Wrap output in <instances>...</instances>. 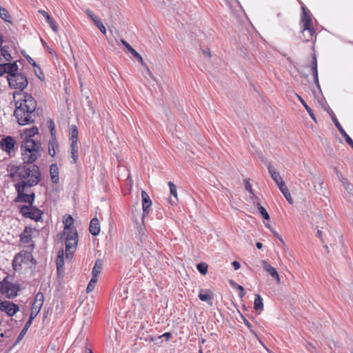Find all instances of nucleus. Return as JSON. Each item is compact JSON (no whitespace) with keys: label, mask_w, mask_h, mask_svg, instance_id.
<instances>
[{"label":"nucleus","mask_w":353,"mask_h":353,"mask_svg":"<svg viewBox=\"0 0 353 353\" xmlns=\"http://www.w3.org/2000/svg\"><path fill=\"white\" fill-rule=\"evenodd\" d=\"M8 176L13 181L17 196L15 203H26L28 205H20L19 212L23 216L38 221L41 219L42 211L33 205L35 193L32 189L41 181L40 168L37 165L30 166L8 165L6 168Z\"/></svg>","instance_id":"obj_1"},{"label":"nucleus","mask_w":353,"mask_h":353,"mask_svg":"<svg viewBox=\"0 0 353 353\" xmlns=\"http://www.w3.org/2000/svg\"><path fill=\"white\" fill-rule=\"evenodd\" d=\"M7 79L11 88L19 90L13 94L15 103L14 116L17 123L21 125L34 123L37 117L35 112L37 103L30 94L23 92L28 83L26 76L17 72L7 76Z\"/></svg>","instance_id":"obj_2"},{"label":"nucleus","mask_w":353,"mask_h":353,"mask_svg":"<svg viewBox=\"0 0 353 353\" xmlns=\"http://www.w3.org/2000/svg\"><path fill=\"white\" fill-rule=\"evenodd\" d=\"M43 148L40 141H22L21 144V152L23 163L21 165H33L34 163L41 156ZM9 165H14V163H10Z\"/></svg>","instance_id":"obj_3"},{"label":"nucleus","mask_w":353,"mask_h":353,"mask_svg":"<svg viewBox=\"0 0 353 353\" xmlns=\"http://www.w3.org/2000/svg\"><path fill=\"white\" fill-rule=\"evenodd\" d=\"M301 8L303 11L301 19V30L303 34L305 31H307L308 37L305 39V41H309L312 39V37L315 34V30L312 25L310 11L307 10L305 6H303Z\"/></svg>","instance_id":"obj_4"},{"label":"nucleus","mask_w":353,"mask_h":353,"mask_svg":"<svg viewBox=\"0 0 353 353\" xmlns=\"http://www.w3.org/2000/svg\"><path fill=\"white\" fill-rule=\"evenodd\" d=\"M65 256L72 259L78 243V234L76 230H70L65 233Z\"/></svg>","instance_id":"obj_5"},{"label":"nucleus","mask_w":353,"mask_h":353,"mask_svg":"<svg viewBox=\"0 0 353 353\" xmlns=\"http://www.w3.org/2000/svg\"><path fill=\"white\" fill-rule=\"evenodd\" d=\"M19 290V285L8 281L7 277L0 282L1 293L9 299L17 296Z\"/></svg>","instance_id":"obj_6"},{"label":"nucleus","mask_w":353,"mask_h":353,"mask_svg":"<svg viewBox=\"0 0 353 353\" xmlns=\"http://www.w3.org/2000/svg\"><path fill=\"white\" fill-rule=\"evenodd\" d=\"M0 310L13 316L19 310V307L13 302L0 299Z\"/></svg>","instance_id":"obj_7"},{"label":"nucleus","mask_w":353,"mask_h":353,"mask_svg":"<svg viewBox=\"0 0 353 353\" xmlns=\"http://www.w3.org/2000/svg\"><path fill=\"white\" fill-rule=\"evenodd\" d=\"M15 143L16 141L14 139L10 136L2 139L0 142L2 150L6 152L10 157L14 154Z\"/></svg>","instance_id":"obj_8"},{"label":"nucleus","mask_w":353,"mask_h":353,"mask_svg":"<svg viewBox=\"0 0 353 353\" xmlns=\"http://www.w3.org/2000/svg\"><path fill=\"white\" fill-rule=\"evenodd\" d=\"M121 43L128 50V51L132 54V56L137 59L138 61L141 63V65L143 66L145 70H146V72H147V74L151 77V78H154V76L152 73V72L150 71V70L149 69L148 66L147 65V64L144 62L142 57L140 55V54L139 52H137L127 41H125V40L123 39H121Z\"/></svg>","instance_id":"obj_9"},{"label":"nucleus","mask_w":353,"mask_h":353,"mask_svg":"<svg viewBox=\"0 0 353 353\" xmlns=\"http://www.w3.org/2000/svg\"><path fill=\"white\" fill-rule=\"evenodd\" d=\"M85 14L90 18V19L94 23L96 26L99 29V30L101 32L102 34H106V28L103 23H102L101 20L96 16L94 12L90 10L87 9L85 11Z\"/></svg>","instance_id":"obj_10"},{"label":"nucleus","mask_w":353,"mask_h":353,"mask_svg":"<svg viewBox=\"0 0 353 353\" xmlns=\"http://www.w3.org/2000/svg\"><path fill=\"white\" fill-rule=\"evenodd\" d=\"M39 133V130L37 126H33L30 128L24 129L21 133V137L23 139L22 141H35L32 137Z\"/></svg>","instance_id":"obj_11"},{"label":"nucleus","mask_w":353,"mask_h":353,"mask_svg":"<svg viewBox=\"0 0 353 353\" xmlns=\"http://www.w3.org/2000/svg\"><path fill=\"white\" fill-rule=\"evenodd\" d=\"M261 264L263 270L268 272L276 281L277 283H280V277L276 270L265 260H262Z\"/></svg>","instance_id":"obj_12"},{"label":"nucleus","mask_w":353,"mask_h":353,"mask_svg":"<svg viewBox=\"0 0 353 353\" xmlns=\"http://www.w3.org/2000/svg\"><path fill=\"white\" fill-rule=\"evenodd\" d=\"M143 216H145L149 214L150 208L152 205V201L147 192L144 190L141 192Z\"/></svg>","instance_id":"obj_13"},{"label":"nucleus","mask_w":353,"mask_h":353,"mask_svg":"<svg viewBox=\"0 0 353 353\" xmlns=\"http://www.w3.org/2000/svg\"><path fill=\"white\" fill-rule=\"evenodd\" d=\"M32 232L33 229L31 227L26 226L19 235L20 241L23 243H29L32 239Z\"/></svg>","instance_id":"obj_14"},{"label":"nucleus","mask_w":353,"mask_h":353,"mask_svg":"<svg viewBox=\"0 0 353 353\" xmlns=\"http://www.w3.org/2000/svg\"><path fill=\"white\" fill-rule=\"evenodd\" d=\"M48 148L49 155L52 157H54L59 149V143L57 137H52L49 140Z\"/></svg>","instance_id":"obj_15"},{"label":"nucleus","mask_w":353,"mask_h":353,"mask_svg":"<svg viewBox=\"0 0 353 353\" xmlns=\"http://www.w3.org/2000/svg\"><path fill=\"white\" fill-rule=\"evenodd\" d=\"M12 57L10 53V48L8 46H3L0 48V61H11Z\"/></svg>","instance_id":"obj_16"},{"label":"nucleus","mask_w":353,"mask_h":353,"mask_svg":"<svg viewBox=\"0 0 353 353\" xmlns=\"http://www.w3.org/2000/svg\"><path fill=\"white\" fill-rule=\"evenodd\" d=\"M310 67L312 69V74L314 76V83L316 85V86L319 88H320L319 77H318L317 59H316V56L315 54H313L312 61L311 63Z\"/></svg>","instance_id":"obj_17"},{"label":"nucleus","mask_w":353,"mask_h":353,"mask_svg":"<svg viewBox=\"0 0 353 353\" xmlns=\"http://www.w3.org/2000/svg\"><path fill=\"white\" fill-rule=\"evenodd\" d=\"M59 168L57 163H52L50 167V175L52 183L57 184L59 182Z\"/></svg>","instance_id":"obj_18"},{"label":"nucleus","mask_w":353,"mask_h":353,"mask_svg":"<svg viewBox=\"0 0 353 353\" xmlns=\"http://www.w3.org/2000/svg\"><path fill=\"white\" fill-rule=\"evenodd\" d=\"M334 170H335V173H336L337 178L341 182V183L343 184L344 188L347 190H350V191L352 190L353 186L348 181V180L343 176V175L341 174V172L336 168H334Z\"/></svg>","instance_id":"obj_19"},{"label":"nucleus","mask_w":353,"mask_h":353,"mask_svg":"<svg viewBox=\"0 0 353 353\" xmlns=\"http://www.w3.org/2000/svg\"><path fill=\"white\" fill-rule=\"evenodd\" d=\"M100 223L97 218H93L90 223V232L93 236H97L100 232Z\"/></svg>","instance_id":"obj_20"},{"label":"nucleus","mask_w":353,"mask_h":353,"mask_svg":"<svg viewBox=\"0 0 353 353\" xmlns=\"http://www.w3.org/2000/svg\"><path fill=\"white\" fill-rule=\"evenodd\" d=\"M268 168L269 173L271 175V177L272 178V179L274 180L276 185L280 183V181H284L279 172H277L272 165L270 164Z\"/></svg>","instance_id":"obj_21"},{"label":"nucleus","mask_w":353,"mask_h":353,"mask_svg":"<svg viewBox=\"0 0 353 353\" xmlns=\"http://www.w3.org/2000/svg\"><path fill=\"white\" fill-rule=\"evenodd\" d=\"M39 12L46 18L47 23L49 24L50 27L54 32H58V28L56 26L54 21L52 18L50 16V14L45 10H39Z\"/></svg>","instance_id":"obj_22"},{"label":"nucleus","mask_w":353,"mask_h":353,"mask_svg":"<svg viewBox=\"0 0 353 353\" xmlns=\"http://www.w3.org/2000/svg\"><path fill=\"white\" fill-rule=\"evenodd\" d=\"M4 66L8 76L14 74L17 72L18 65L15 61L13 63H4Z\"/></svg>","instance_id":"obj_23"},{"label":"nucleus","mask_w":353,"mask_h":353,"mask_svg":"<svg viewBox=\"0 0 353 353\" xmlns=\"http://www.w3.org/2000/svg\"><path fill=\"white\" fill-rule=\"evenodd\" d=\"M74 223V219L71 215H68L67 217L64 218L63 220V224H64V231H63V235L65 234L68 232L70 231V230H75L73 228H71V226Z\"/></svg>","instance_id":"obj_24"},{"label":"nucleus","mask_w":353,"mask_h":353,"mask_svg":"<svg viewBox=\"0 0 353 353\" xmlns=\"http://www.w3.org/2000/svg\"><path fill=\"white\" fill-rule=\"evenodd\" d=\"M296 96L298 100L302 103V105H303L305 109L307 110V113L309 114V115L310 116L312 119L316 122V119L315 114H314L312 108L306 103V102L304 101V99L299 94H296Z\"/></svg>","instance_id":"obj_25"},{"label":"nucleus","mask_w":353,"mask_h":353,"mask_svg":"<svg viewBox=\"0 0 353 353\" xmlns=\"http://www.w3.org/2000/svg\"><path fill=\"white\" fill-rule=\"evenodd\" d=\"M168 186L170 188V194H172L174 198V200H172V199H170V203L172 205H175L176 203V202L178 201L176 186L172 181L168 182Z\"/></svg>","instance_id":"obj_26"},{"label":"nucleus","mask_w":353,"mask_h":353,"mask_svg":"<svg viewBox=\"0 0 353 353\" xmlns=\"http://www.w3.org/2000/svg\"><path fill=\"white\" fill-rule=\"evenodd\" d=\"M70 141L71 143H78V129L76 125L70 127Z\"/></svg>","instance_id":"obj_27"},{"label":"nucleus","mask_w":353,"mask_h":353,"mask_svg":"<svg viewBox=\"0 0 353 353\" xmlns=\"http://www.w3.org/2000/svg\"><path fill=\"white\" fill-rule=\"evenodd\" d=\"M103 268L102 261L97 259L95 262L94 266L92 271V276L97 278V276L101 273Z\"/></svg>","instance_id":"obj_28"},{"label":"nucleus","mask_w":353,"mask_h":353,"mask_svg":"<svg viewBox=\"0 0 353 353\" xmlns=\"http://www.w3.org/2000/svg\"><path fill=\"white\" fill-rule=\"evenodd\" d=\"M199 298L202 301H205L207 303H212V298L208 294L207 290H204L203 289L200 290L199 293Z\"/></svg>","instance_id":"obj_29"},{"label":"nucleus","mask_w":353,"mask_h":353,"mask_svg":"<svg viewBox=\"0 0 353 353\" xmlns=\"http://www.w3.org/2000/svg\"><path fill=\"white\" fill-rule=\"evenodd\" d=\"M78 143H70V153L73 163H76L78 160Z\"/></svg>","instance_id":"obj_30"},{"label":"nucleus","mask_w":353,"mask_h":353,"mask_svg":"<svg viewBox=\"0 0 353 353\" xmlns=\"http://www.w3.org/2000/svg\"><path fill=\"white\" fill-rule=\"evenodd\" d=\"M254 307L256 311H261L263 309V299L259 294L255 295Z\"/></svg>","instance_id":"obj_31"},{"label":"nucleus","mask_w":353,"mask_h":353,"mask_svg":"<svg viewBox=\"0 0 353 353\" xmlns=\"http://www.w3.org/2000/svg\"><path fill=\"white\" fill-rule=\"evenodd\" d=\"M229 282H230V285L233 288L239 291V297L242 298L245 295V291L242 285L237 284L233 280H230Z\"/></svg>","instance_id":"obj_32"},{"label":"nucleus","mask_w":353,"mask_h":353,"mask_svg":"<svg viewBox=\"0 0 353 353\" xmlns=\"http://www.w3.org/2000/svg\"><path fill=\"white\" fill-rule=\"evenodd\" d=\"M43 302H44V296H43V294L42 292H38L35 297H34V301L32 303V304L34 305H38L40 307H42L43 305Z\"/></svg>","instance_id":"obj_33"},{"label":"nucleus","mask_w":353,"mask_h":353,"mask_svg":"<svg viewBox=\"0 0 353 353\" xmlns=\"http://www.w3.org/2000/svg\"><path fill=\"white\" fill-rule=\"evenodd\" d=\"M0 17L1 19L4 20L6 22H10L11 17L8 12V11L4 8L0 7Z\"/></svg>","instance_id":"obj_34"},{"label":"nucleus","mask_w":353,"mask_h":353,"mask_svg":"<svg viewBox=\"0 0 353 353\" xmlns=\"http://www.w3.org/2000/svg\"><path fill=\"white\" fill-rule=\"evenodd\" d=\"M256 207L262 217L265 220H269L270 215L265 209V208L263 207L259 203H256Z\"/></svg>","instance_id":"obj_35"},{"label":"nucleus","mask_w":353,"mask_h":353,"mask_svg":"<svg viewBox=\"0 0 353 353\" xmlns=\"http://www.w3.org/2000/svg\"><path fill=\"white\" fill-rule=\"evenodd\" d=\"M197 270L203 275H205L208 272V265L207 263L202 262L196 265Z\"/></svg>","instance_id":"obj_36"},{"label":"nucleus","mask_w":353,"mask_h":353,"mask_svg":"<svg viewBox=\"0 0 353 353\" xmlns=\"http://www.w3.org/2000/svg\"><path fill=\"white\" fill-rule=\"evenodd\" d=\"M48 128L50 130L51 138L57 137L55 131V124L52 119L48 121Z\"/></svg>","instance_id":"obj_37"},{"label":"nucleus","mask_w":353,"mask_h":353,"mask_svg":"<svg viewBox=\"0 0 353 353\" xmlns=\"http://www.w3.org/2000/svg\"><path fill=\"white\" fill-rule=\"evenodd\" d=\"M63 250H61L59 251L58 258L57 260V266L58 270H59L60 267L63 266Z\"/></svg>","instance_id":"obj_38"},{"label":"nucleus","mask_w":353,"mask_h":353,"mask_svg":"<svg viewBox=\"0 0 353 353\" xmlns=\"http://www.w3.org/2000/svg\"><path fill=\"white\" fill-rule=\"evenodd\" d=\"M97 278L92 276L87 286V288H86L87 292H92L94 289L95 284L97 283Z\"/></svg>","instance_id":"obj_39"},{"label":"nucleus","mask_w":353,"mask_h":353,"mask_svg":"<svg viewBox=\"0 0 353 353\" xmlns=\"http://www.w3.org/2000/svg\"><path fill=\"white\" fill-rule=\"evenodd\" d=\"M41 308L38 305H34L33 304L32 305V307H31V311H30V316H31L32 318H36V316H37V314L39 313L40 310H41Z\"/></svg>","instance_id":"obj_40"},{"label":"nucleus","mask_w":353,"mask_h":353,"mask_svg":"<svg viewBox=\"0 0 353 353\" xmlns=\"http://www.w3.org/2000/svg\"><path fill=\"white\" fill-rule=\"evenodd\" d=\"M27 331H28V330H26L25 328L23 327L22 330L21 331L20 334L18 335V336L16 339L14 344H17L18 343H19L20 341L22 340V339L24 337L25 334H26Z\"/></svg>","instance_id":"obj_41"},{"label":"nucleus","mask_w":353,"mask_h":353,"mask_svg":"<svg viewBox=\"0 0 353 353\" xmlns=\"http://www.w3.org/2000/svg\"><path fill=\"white\" fill-rule=\"evenodd\" d=\"M245 188L246 190H248L250 194L254 196V190H252V185L248 180H245Z\"/></svg>","instance_id":"obj_42"},{"label":"nucleus","mask_w":353,"mask_h":353,"mask_svg":"<svg viewBox=\"0 0 353 353\" xmlns=\"http://www.w3.org/2000/svg\"><path fill=\"white\" fill-rule=\"evenodd\" d=\"M283 196H285V198L286 199V200L288 201V203L290 204H292L293 203V199L291 196V194L289 192V190H288L287 191H285V192L283 193Z\"/></svg>","instance_id":"obj_43"},{"label":"nucleus","mask_w":353,"mask_h":353,"mask_svg":"<svg viewBox=\"0 0 353 353\" xmlns=\"http://www.w3.org/2000/svg\"><path fill=\"white\" fill-rule=\"evenodd\" d=\"M268 228H270L273 234V235L276 237L283 244H285V242L283 241V239H282L281 236L279 234V233L277 232H276L275 230H272L270 228V225H266Z\"/></svg>","instance_id":"obj_44"},{"label":"nucleus","mask_w":353,"mask_h":353,"mask_svg":"<svg viewBox=\"0 0 353 353\" xmlns=\"http://www.w3.org/2000/svg\"><path fill=\"white\" fill-rule=\"evenodd\" d=\"M21 258V256H18L17 255H16L14 256V259L12 261V265H13V268L14 270H17V267L19 266L20 267L21 266V263L19 261V259Z\"/></svg>","instance_id":"obj_45"},{"label":"nucleus","mask_w":353,"mask_h":353,"mask_svg":"<svg viewBox=\"0 0 353 353\" xmlns=\"http://www.w3.org/2000/svg\"><path fill=\"white\" fill-rule=\"evenodd\" d=\"M330 117H331V118H332V121H333V123H334V125H335V126H336H336H338V125H339L341 124V123H339V120L337 119V118H336V115L334 114V113L332 111H331V112H330Z\"/></svg>","instance_id":"obj_46"},{"label":"nucleus","mask_w":353,"mask_h":353,"mask_svg":"<svg viewBox=\"0 0 353 353\" xmlns=\"http://www.w3.org/2000/svg\"><path fill=\"white\" fill-rule=\"evenodd\" d=\"M336 128L338 129L340 134L345 138V139H346V137H349V135L346 133V132L345 131V130L343 129L341 124L336 126Z\"/></svg>","instance_id":"obj_47"},{"label":"nucleus","mask_w":353,"mask_h":353,"mask_svg":"<svg viewBox=\"0 0 353 353\" xmlns=\"http://www.w3.org/2000/svg\"><path fill=\"white\" fill-rule=\"evenodd\" d=\"M277 186L282 193L285 192L288 190L284 181H280V183L277 184Z\"/></svg>","instance_id":"obj_48"},{"label":"nucleus","mask_w":353,"mask_h":353,"mask_svg":"<svg viewBox=\"0 0 353 353\" xmlns=\"http://www.w3.org/2000/svg\"><path fill=\"white\" fill-rule=\"evenodd\" d=\"M241 317L243 319V323L248 327V328L250 330V332H254V331L252 329V326L250 324V323L248 321V320L245 316H243V315L241 316Z\"/></svg>","instance_id":"obj_49"},{"label":"nucleus","mask_w":353,"mask_h":353,"mask_svg":"<svg viewBox=\"0 0 353 353\" xmlns=\"http://www.w3.org/2000/svg\"><path fill=\"white\" fill-rule=\"evenodd\" d=\"M34 319V318H32L31 316H30L29 319L28 320V321L25 324L23 328H25L26 330H28V329L30 327V325H32V321H33Z\"/></svg>","instance_id":"obj_50"},{"label":"nucleus","mask_w":353,"mask_h":353,"mask_svg":"<svg viewBox=\"0 0 353 353\" xmlns=\"http://www.w3.org/2000/svg\"><path fill=\"white\" fill-rule=\"evenodd\" d=\"M172 336V334L170 332H165L163 334L157 337V340L162 338V337H165L166 339V341H168Z\"/></svg>","instance_id":"obj_51"},{"label":"nucleus","mask_w":353,"mask_h":353,"mask_svg":"<svg viewBox=\"0 0 353 353\" xmlns=\"http://www.w3.org/2000/svg\"><path fill=\"white\" fill-rule=\"evenodd\" d=\"M143 339L145 341H150V342H156L157 341V338H154L150 335L145 337Z\"/></svg>","instance_id":"obj_52"},{"label":"nucleus","mask_w":353,"mask_h":353,"mask_svg":"<svg viewBox=\"0 0 353 353\" xmlns=\"http://www.w3.org/2000/svg\"><path fill=\"white\" fill-rule=\"evenodd\" d=\"M232 265L233 267V268L235 270H237L240 268L241 267V265L239 263V262L236 261H234L232 263Z\"/></svg>","instance_id":"obj_53"},{"label":"nucleus","mask_w":353,"mask_h":353,"mask_svg":"<svg viewBox=\"0 0 353 353\" xmlns=\"http://www.w3.org/2000/svg\"><path fill=\"white\" fill-rule=\"evenodd\" d=\"M6 73V71L5 69L4 63H1L0 64V77L3 76Z\"/></svg>","instance_id":"obj_54"},{"label":"nucleus","mask_w":353,"mask_h":353,"mask_svg":"<svg viewBox=\"0 0 353 353\" xmlns=\"http://www.w3.org/2000/svg\"><path fill=\"white\" fill-rule=\"evenodd\" d=\"M345 141L353 149V140L352 139V138L350 136L346 137Z\"/></svg>","instance_id":"obj_55"},{"label":"nucleus","mask_w":353,"mask_h":353,"mask_svg":"<svg viewBox=\"0 0 353 353\" xmlns=\"http://www.w3.org/2000/svg\"><path fill=\"white\" fill-rule=\"evenodd\" d=\"M316 236H318L319 238L321 239V241L323 242V232L322 230H317V234H316Z\"/></svg>","instance_id":"obj_56"},{"label":"nucleus","mask_w":353,"mask_h":353,"mask_svg":"<svg viewBox=\"0 0 353 353\" xmlns=\"http://www.w3.org/2000/svg\"><path fill=\"white\" fill-rule=\"evenodd\" d=\"M28 61H29V63H30V64H32V65H34V66H35V67H37L36 62H35V61H34L32 58H30H30L28 59Z\"/></svg>","instance_id":"obj_57"},{"label":"nucleus","mask_w":353,"mask_h":353,"mask_svg":"<svg viewBox=\"0 0 353 353\" xmlns=\"http://www.w3.org/2000/svg\"><path fill=\"white\" fill-rule=\"evenodd\" d=\"M256 246L258 249H261L263 248V244L261 242H257L256 243Z\"/></svg>","instance_id":"obj_58"},{"label":"nucleus","mask_w":353,"mask_h":353,"mask_svg":"<svg viewBox=\"0 0 353 353\" xmlns=\"http://www.w3.org/2000/svg\"><path fill=\"white\" fill-rule=\"evenodd\" d=\"M3 37L0 36V48L3 45Z\"/></svg>","instance_id":"obj_59"},{"label":"nucleus","mask_w":353,"mask_h":353,"mask_svg":"<svg viewBox=\"0 0 353 353\" xmlns=\"http://www.w3.org/2000/svg\"><path fill=\"white\" fill-rule=\"evenodd\" d=\"M323 247H324L325 250H326V252L328 253L329 252L328 246L327 245H325Z\"/></svg>","instance_id":"obj_60"},{"label":"nucleus","mask_w":353,"mask_h":353,"mask_svg":"<svg viewBox=\"0 0 353 353\" xmlns=\"http://www.w3.org/2000/svg\"><path fill=\"white\" fill-rule=\"evenodd\" d=\"M88 353H93V352L92 351V350H91V349L88 348Z\"/></svg>","instance_id":"obj_61"},{"label":"nucleus","mask_w":353,"mask_h":353,"mask_svg":"<svg viewBox=\"0 0 353 353\" xmlns=\"http://www.w3.org/2000/svg\"><path fill=\"white\" fill-rule=\"evenodd\" d=\"M199 353H203V350H202V348H200V350H199Z\"/></svg>","instance_id":"obj_62"},{"label":"nucleus","mask_w":353,"mask_h":353,"mask_svg":"<svg viewBox=\"0 0 353 353\" xmlns=\"http://www.w3.org/2000/svg\"><path fill=\"white\" fill-rule=\"evenodd\" d=\"M1 336L3 337L4 336V334L3 333L1 334Z\"/></svg>","instance_id":"obj_63"},{"label":"nucleus","mask_w":353,"mask_h":353,"mask_svg":"<svg viewBox=\"0 0 353 353\" xmlns=\"http://www.w3.org/2000/svg\"><path fill=\"white\" fill-rule=\"evenodd\" d=\"M352 353H353V352H352Z\"/></svg>","instance_id":"obj_64"}]
</instances>
